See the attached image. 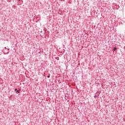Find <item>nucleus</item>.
Segmentation results:
<instances>
[{
    "label": "nucleus",
    "mask_w": 125,
    "mask_h": 125,
    "mask_svg": "<svg viewBox=\"0 0 125 125\" xmlns=\"http://www.w3.org/2000/svg\"><path fill=\"white\" fill-rule=\"evenodd\" d=\"M17 88L15 89V91H17Z\"/></svg>",
    "instance_id": "nucleus-4"
},
{
    "label": "nucleus",
    "mask_w": 125,
    "mask_h": 125,
    "mask_svg": "<svg viewBox=\"0 0 125 125\" xmlns=\"http://www.w3.org/2000/svg\"><path fill=\"white\" fill-rule=\"evenodd\" d=\"M16 93H20V90H17Z\"/></svg>",
    "instance_id": "nucleus-2"
},
{
    "label": "nucleus",
    "mask_w": 125,
    "mask_h": 125,
    "mask_svg": "<svg viewBox=\"0 0 125 125\" xmlns=\"http://www.w3.org/2000/svg\"><path fill=\"white\" fill-rule=\"evenodd\" d=\"M116 50H117V47H115L113 48V51H116Z\"/></svg>",
    "instance_id": "nucleus-1"
},
{
    "label": "nucleus",
    "mask_w": 125,
    "mask_h": 125,
    "mask_svg": "<svg viewBox=\"0 0 125 125\" xmlns=\"http://www.w3.org/2000/svg\"><path fill=\"white\" fill-rule=\"evenodd\" d=\"M47 78H50V76L48 75V76H47Z\"/></svg>",
    "instance_id": "nucleus-3"
}]
</instances>
